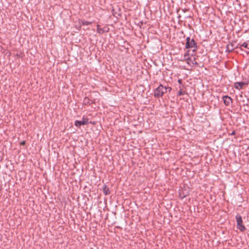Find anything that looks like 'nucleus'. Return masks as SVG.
<instances>
[{"instance_id": "412c9836", "label": "nucleus", "mask_w": 249, "mask_h": 249, "mask_svg": "<svg viewBox=\"0 0 249 249\" xmlns=\"http://www.w3.org/2000/svg\"><path fill=\"white\" fill-rule=\"evenodd\" d=\"M246 53H247V54H249V51H246Z\"/></svg>"}, {"instance_id": "39448f33", "label": "nucleus", "mask_w": 249, "mask_h": 249, "mask_svg": "<svg viewBox=\"0 0 249 249\" xmlns=\"http://www.w3.org/2000/svg\"><path fill=\"white\" fill-rule=\"evenodd\" d=\"M223 102L225 106H228L232 102L231 98L228 95L223 96Z\"/></svg>"}, {"instance_id": "6ab92c4d", "label": "nucleus", "mask_w": 249, "mask_h": 249, "mask_svg": "<svg viewBox=\"0 0 249 249\" xmlns=\"http://www.w3.org/2000/svg\"><path fill=\"white\" fill-rule=\"evenodd\" d=\"M25 144V141H23L21 142V145H23Z\"/></svg>"}, {"instance_id": "7ed1b4c3", "label": "nucleus", "mask_w": 249, "mask_h": 249, "mask_svg": "<svg viewBox=\"0 0 249 249\" xmlns=\"http://www.w3.org/2000/svg\"><path fill=\"white\" fill-rule=\"evenodd\" d=\"M236 219L237 221V227L241 231H244L246 230V228L244 225H243V220L242 216L237 214L236 216Z\"/></svg>"}, {"instance_id": "6e6552de", "label": "nucleus", "mask_w": 249, "mask_h": 249, "mask_svg": "<svg viewBox=\"0 0 249 249\" xmlns=\"http://www.w3.org/2000/svg\"><path fill=\"white\" fill-rule=\"evenodd\" d=\"M238 45H240V47H237L236 48H239L241 50H242V47H243L249 50V40L243 43L242 44H239Z\"/></svg>"}, {"instance_id": "20e7f679", "label": "nucleus", "mask_w": 249, "mask_h": 249, "mask_svg": "<svg viewBox=\"0 0 249 249\" xmlns=\"http://www.w3.org/2000/svg\"><path fill=\"white\" fill-rule=\"evenodd\" d=\"M89 124L88 119L85 118L84 117L83 118L82 121H78L76 120L74 122V125L76 127H80L81 125H86Z\"/></svg>"}, {"instance_id": "f3484780", "label": "nucleus", "mask_w": 249, "mask_h": 249, "mask_svg": "<svg viewBox=\"0 0 249 249\" xmlns=\"http://www.w3.org/2000/svg\"><path fill=\"white\" fill-rule=\"evenodd\" d=\"M191 61L192 62V64L194 65H196L197 64V62L196 61L195 58H194L193 60H191Z\"/></svg>"}, {"instance_id": "f8f14e48", "label": "nucleus", "mask_w": 249, "mask_h": 249, "mask_svg": "<svg viewBox=\"0 0 249 249\" xmlns=\"http://www.w3.org/2000/svg\"><path fill=\"white\" fill-rule=\"evenodd\" d=\"M188 52H189V51L186 53H185L184 54V57L185 60H186L187 61H191V58L190 57H189Z\"/></svg>"}, {"instance_id": "2eb2a0df", "label": "nucleus", "mask_w": 249, "mask_h": 249, "mask_svg": "<svg viewBox=\"0 0 249 249\" xmlns=\"http://www.w3.org/2000/svg\"><path fill=\"white\" fill-rule=\"evenodd\" d=\"M91 23L90 22H89V21H84L83 23V25H89V24H90Z\"/></svg>"}, {"instance_id": "aec40b11", "label": "nucleus", "mask_w": 249, "mask_h": 249, "mask_svg": "<svg viewBox=\"0 0 249 249\" xmlns=\"http://www.w3.org/2000/svg\"><path fill=\"white\" fill-rule=\"evenodd\" d=\"M231 135H235V131H232L231 134H230Z\"/></svg>"}, {"instance_id": "dca6fc26", "label": "nucleus", "mask_w": 249, "mask_h": 249, "mask_svg": "<svg viewBox=\"0 0 249 249\" xmlns=\"http://www.w3.org/2000/svg\"><path fill=\"white\" fill-rule=\"evenodd\" d=\"M166 92H167V91L170 92L172 90V88L169 87H166Z\"/></svg>"}, {"instance_id": "a211bd4d", "label": "nucleus", "mask_w": 249, "mask_h": 249, "mask_svg": "<svg viewBox=\"0 0 249 249\" xmlns=\"http://www.w3.org/2000/svg\"><path fill=\"white\" fill-rule=\"evenodd\" d=\"M178 83L180 84H182V80L181 79H178Z\"/></svg>"}, {"instance_id": "1a4fd4ad", "label": "nucleus", "mask_w": 249, "mask_h": 249, "mask_svg": "<svg viewBox=\"0 0 249 249\" xmlns=\"http://www.w3.org/2000/svg\"><path fill=\"white\" fill-rule=\"evenodd\" d=\"M234 50L233 45L232 43L228 44L227 45L226 52L230 53L231 52Z\"/></svg>"}, {"instance_id": "423d86ee", "label": "nucleus", "mask_w": 249, "mask_h": 249, "mask_svg": "<svg viewBox=\"0 0 249 249\" xmlns=\"http://www.w3.org/2000/svg\"><path fill=\"white\" fill-rule=\"evenodd\" d=\"M97 30L98 33L103 34L105 32H107L109 30V28L105 26L103 28L100 27V25H97Z\"/></svg>"}, {"instance_id": "4468645a", "label": "nucleus", "mask_w": 249, "mask_h": 249, "mask_svg": "<svg viewBox=\"0 0 249 249\" xmlns=\"http://www.w3.org/2000/svg\"><path fill=\"white\" fill-rule=\"evenodd\" d=\"M185 93L184 92L182 91V89H180L178 93V96H181L184 95Z\"/></svg>"}, {"instance_id": "ddd939ff", "label": "nucleus", "mask_w": 249, "mask_h": 249, "mask_svg": "<svg viewBox=\"0 0 249 249\" xmlns=\"http://www.w3.org/2000/svg\"><path fill=\"white\" fill-rule=\"evenodd\" d=\"M187 194H184V193L183 192H179V197L182 199L185 197L187 196Z\"/></svg>"}, {"instance_id": "f257e3e1", "label": "nucleus", "mask_w": 249, "mask_h": 249, "mask_svg": "<svg viewBox=\"0 0 249 249\" xmlns=\"http://www.w3.org/2000/svg\"><path fill=\"white\" fill-rule=\"evenodd\" d=\"M186 42L185 47L186 49L193 48V52L195 53L197 49V45L196 42L195 41L194 38L191 39L190 37L186 38Z\"/></svg>"}, {"instance_id": "9b49d317", "label": "nucleus", "mask_w": 249, "mask_h": 249, "mask_svg": "<svg viewBox=\"0 0 249 249\" xmlns=\"http://www.w3.org/2000/svg\"><path fill=\"white\" fill-rule=\"evenodd\" d=\"M84 104L85 105L91 104L90 99L88 97H85L84 99Z\"/></svg>"}, {"instance_id": "9d476101", "label": "nucleus", "mask_w": 249, "mask_h": 249, "mask_svg": "<svg viewBox=\"0 0 249 249\" xmlns=\"http://www.w3.org/2000/svg\"><path fill=\"white\" fill-rule=\"evenodd\" d=\"M103 190L105 195H108L110 193L109 188L107 187L106 185H104Z\"/></svg>"}, {"instance_id": "f03ea898", "label": "nucleus", "mask_w": 249, "mask_h": 249, "mask_svg": "<svg viewBox=\"0 0 249 249\" xmlns=\"http://www.w3.org/2000/svg\"><path fill=\"white\" fill-rule=\"evenodd\" d=\"M165 92H166V87L160 84L154 90V96L157 98L162 97Z\"/></svg>"}, {"instance_id": "0eeeda50", "label": "nucleus", "mask_w": 249, "mask_h": 249, "mask_svg": "<svg viewBox=\"0 0 249 249\" xmlns=\"http://www.w3.org/2000/svg\"><path fill=\"white\" fill-rule=\"evenodd\" d=\"M245 85L246 83L243 82H236L234 83V87L236 89L239 90Z\"/></svg>"}]
</instances>
